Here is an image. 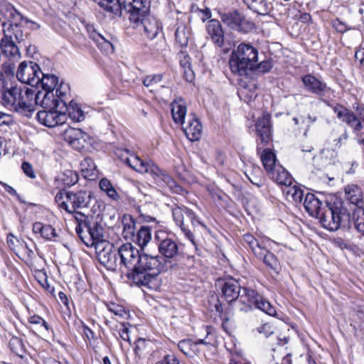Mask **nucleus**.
<instances>
[{"label":"nucleus","instance_id":"1","mask_svg":"<svg viewBox=\"0 0 364 364\" xmlns=\"http://www.w3.org/2000/svg\"><path fill=\"white\" fill-rule=\"evenodd\" d=\"M174 269L169 260L164 261L161 256L141 255L136 271L128 272L127 277L139 287H149L150 284L162 272Z\"/></svg>","mask_w":364,"mask_h":364},{"label":"nucleus","instance_id":"2","mask_svg":"<svg viewBox=\"0 0 364 364\" xmlns=\"http://www.w3.org/2000/svg\"><path fill=\"white\" fill-rule=\"evenodd\" d=\"M317 218L323 228L335 232L341 228L349 226L350 214L344 202L335 196L325 201V206Z\"/></svg>","mask_w":364,"mask_h":364},{"label":"nucleus","instance_id":"3","mask_svg":"<svg viewBox=\"0 0 364 364\" xmlns=\"http://www.w3.org/2000/svg\"><path fill=\"white\" fill-rule=\"evenodd\" d=\"M258 62V50L250 43H240L231 53L229 66L232 73L246 76L253 71Z\"/></svg>","mask_w":364,"mask_h":364},{"label":"nucleus","instance_id":"4","mask_svg":"<svg viewBox=\"0 0 364 364\" xmlns=\"http://www.w3.org/2000/svg\"><path fill=\"white\" fill-rule=\"evenodd\" d=\"M24 18L13 5L6 1H1V26L4 38L1 42H19L23 39V32L18 24Z\"/></svg>","mask_w":364,"mask_h":364},{"label":"nucleus","instance_id":"5","mask_svg":"<svg viewBox=\"0 0 364 364\" xmlns=\"http://www.w3.org/2000/svg\"><path fill=\"white\" fill-rule=\"evenodd\" d=\"M94 200L91 191L80 190L74 191H59L55 200L59 207L64 209L69 213H80L78 209L88 208Z\"/></svg>","mask_w":364,"mask_h":364},{"label":"nucleus","instance_id":"6","mask_svg":"<svg viewBox=\"0 0 364 364\" xmlns=\"http://www.w3.org/2000/svg\"><path fill=\"white\" fill-rule=\"evenodd\" d=\"M253 309H258L269 316L276 314L275 308L262 295L250 287H244L237 301L235 310L248 312Z\"/></svg>","mask_w":364,"mask_h":364},{"label":"nucleus","instance_id":"7","mask_svg":"<svg viewBox=\"0 0 364 364\" xmlns=\"http://www.w3.org/2000/svg\"><path fill=\"white\" fill-rule=\"evenodd\" d=\"M154 240L164 260H169L174 264V268H176L178 266V261L184 257L181 246L168 232L163 230L156 231Z\"/></svg>","mask_w":364,"mask_h":364},{"label":"nucleus","instance_id":"8","mask_svg":"<svg viewBox=\"0 0 364 364\" xmlns=\"http://www.w3.org/2000/svg\"><path fill=\"white\" fill-rule=\"evenodd\" d=\"M21 58L19 48L16 46V43L1 42V84L4 79L7 82L18 83L16 77V72H15V65Z\"/></svg>","mask_w":364,"mask_h":364},{"label":"nucleus","instance_id":"9","mask_svg":"<svg viewBox=\"0 0 364 364\" xmlns=\"http://www.w3.org/2000/svg\"><path fill=\"white\" fill-rule=\"evenodd\" d=\"M150 0H112L108 12L114 15H121L122 9L129 13V21H138V16H142L150 11Z\"/></svg>","mask_w":364,"mask_h":364},{"label":"nucleus","instance_id":"10","mask_svg":"<svg viewBox=\"0 0 364 364\" xmlns=\"http://www.w3.org/2000/svg\"><path fill=\"white\" fill-rule=\"evenodd\" d=\"M171 212L176 225L181 228L185 237L188 239L194 246H196L193 233L188 228V225L185 223L186 218V221L190 220L193 226H196L197 224L203 225L197 218L195 213L185 205H178L177 204L172 206Z\"/></svg>","mask_w":364,"mask_h":364},{"label":"nucleus","instance_id":"11","mask_svg":"<svg viewBox=\"0 0 364 364\" xmlns=\"http://www.w3.org/2000/svg\"><path fill=\"white\" fill-rule=\"evenodd\" d=\"M220 18L230 29L241 33H248L255 28V23L237 10L223 13Z\"/></svg>","mask_w":364,"mask_h":364},{"label":"nucleus","instance_id":"12","mask_svg":"<svg viewBox=\"0 0 364 364\" xmlns=\"http://www.w3.org/2000/svg\"><path fill=\"white\" fill-rule=\"evenodd\" d=\"M218 286L221 290L222 298L232 309H235L242 289L239 281L232 277L222 279L218 280Z\"/></svg>","mask_w":364,"mask_h":364},{"label":"nucleus","instance_id":"13","mask_svg":"<svg viewBox=\"0 0 364 364\" xmlns=\"http://www.w3.org/2000/svg\"><path fill=\"white\" fill-rule=\"evenodd\" d=\"M43 75L39 65L33 61L21 62L16 71V77L22 83L36 87L40 84V77Z\"/></svg>","mask_w":364,"mask_h":364},{"label":"nucleus","instance_id":"14","mask_svg":"<svg viewBox=\"0 0 364 364\" xmlns=\"http://www.w3.org/2000/svg\"><path fill=\"white\" fill-rule=\"evenodd\" d=\"M118 255L120 259L119 264L124 267L129 272L136 271V267L141 255L138 249L134 247L132 243L127 242L118 248Z\"/></svg>","mask_w":364,"mask_h":364},{"label":"nucleus","instance_id":"15","mask_svg":"<svg viewBox=\"0 0 364 364\" xmlns=\"http://www.w3.org/2000/svg\"><path fill=\"white\" fill-rule=\"evenodd\" d=\"M130 22L135 28L143 31L144 36L151 40L155 38L161 29L156 18L150 15L149 12L142 16H138V21Z\"/></svg>","mask_w":364,"mask_h":364},{"label":"nucleus","instance_id":"16","mask_svg":"<svg viewBox=\"0 0 364 364\" xmlns=\"http://www.w3.org/2000/svg\"><path fill=\"white\" fill-rule=\"evenodd\" d=\"M20 88L18 83L7 82L4 79L1 85V105L15 111L17 99L20 96Z\"/></svg>","mask_w":364,"mask_h":364},{"label":"nucleus","instance_id":"17","mask_svg":"<svg viewBox=\"0 0 364 364\" xmlns=\"http://www.w3.org/2000/svg\"><path fill=\"white\" fill-rule=\"evenodd\" d=\"M271 115L267 112H264L262 116L259 117L255 123V128L260 142L258 143L257 149L259 151L261 145H267L272 138Z\"/></svg>","mask_w":364,"mask_h":364},{"label":"nucleus","instance_id":"18","mask_svg":"<svg viewBox=\"0 0 364 364\" xmlns=\"http://www.w3.org/2000/svg\"><path fill=\"white\" fill-rule=\"evenodd\" d=\"M36 118L43 125L48 127H55L65 122L67 114L65 112H58L55 109H46L38 111Z\"/></svg>","mask_w":364,"mask_h":364},{"label":"nucleus","instance_id":"19","mask_svg":"<svg viewBox=\"0 0 364 364\" xmlns=\"http://www.w3.org/2000/svg\"><path fill=\"white\" fill-rule=\"evenodd\" d=\"M35 91L33 89L25 88L22 90L20 88V96L18 97L16 102V112L22 113L29 112L31 113L35 109Z\"/></svg>","mask_w":364,"mask_h":364},{"label":"nucleus","instance_id":"20","mask_svg":"<svg viewBox=\"0 0 364 364\" xmlns=\"http://www.w3.org/2000/svg\"><path fill=\"white\" fill-rule=\"evenodd\" d=\"M333 109L337 114V117L350 127L355 132L362 130L363 124L361 121L356 117L354 112L341 105H337Z\"/></svg>","mask_w":364,"mask_h":364},{"label":"nucleus","instance_id":"21","mask_svg":"<svg viewBox=\"0 0 364 364\" xmlns=\"http://www.w3.org/2000/svg\"><path fill=\"white\" fill-rule=\"evenodd\" d=\"M302 82L307 91L319 97H323L330 90L327 85L311 75H306L301 77Z\"/></svg>","mask_w":364,"mask_h":364},{"label":"nucleus","instance_id":"22","mask_svg":"<svg viewBox=\"0 0 364 364\" xmlns=\"http://www.w3.org/2000/svg\"><path fill=\"white\" fill-rule=\"evenodd\" d=\"M122 160L129 167L141 173L157 171V166L152 161H143L137 156L132 155L125 159L122 158Z\"/></svg>","mask_w":364,"mask_h":364},{"label":"nucleus","instance_id":"23","mask_svg":"<svg viewBox=\"0 0 364 364\" xmlns=\"http://www.w3.org/2000/svg\"><path fill=\"white\" fill-rule=\"evenodd\" d=\"M206 31L213 43L223 47L224 45V31L220 22L217 19H211L206 24Z\"/></svg>","mask_w":364,"mask_h":364},{"label":"nucleus","instance_id":"24","mask_svg":"<svg viewBox=\"0 0 364 364\" xmlns=\"http://www.w3.org/2000/svg\"><path fill=\"white\" fill-rule=\"evenodd\" d=\"M207 335L206 337L204 339H196L195 341H193L190 339H185L181 341L178 344V347L180 349L181 352H183L185 355L188 356H193V353H194L195 348L197 345L198 344H203L205 346L208 345H213V339L211 338V334L206 331Z\"/></svg>","mask_w":364,"mask_h":364},{"label":"nucleus","instance_id":"25","mask_svg":"<svg viewBox=\"0 0 364 364\" xmlns=\"http://www.w3.org/2000/svg\"><path fill=\"white\" fill-rule=\"evenodd\" d=\"M186 137L192 141H198L202 135L203 127L194 114L190 115L188 122L182 124Z\"/></svg>","mask_w":364,"mask_h":364},{"label":"nucleus","instance_id":"26","mask_svg":"<svg viewBox=\"0 0 364 364\" xmlns=\"http://www.w3.org/2000/svg\"><path fill=\"white\" fill-rule=\"evenodd\" d=\"M64 137L73 148L80 149L84 147L87 135L80 129L70 128L65 132Z\"/></svg>","mask_w":364,"mask_h":364},{"label":"nucleus","instance_id":"27","mask_svg":"<svg viewBox=\"0 0 364 364\" xmlns=\"http://www.w3.org/2000/svg\"><path fill=\"white\" fill-rule=\"evenodd\" d=\"M83 218L82 223L93 241L92 245H95V242L98 241H104L105 240H102V225L97 221L95 220L92 216L89 217L86 215V218Z\"/></svg>","mask_w":364,"mask_h":364},{"label":"nucleus","instance_id":"28","mask_svg":"<svg viewBox=\"0 0 364 364\" xmlns=\"http://www.w3.org/2000/svg\"><path fill=\"white\" fill-rule=\"evenodd\" d=\"M35 102L36 105H40L44 109H55L60 106L59 100L51 91H38L35 95Z\"/></svg>","mask_w":364,"mask_h":364},{"label":"nucleus","instance_id":"29","mask_svg":"<svg viewBox=\"0 0 364 364\" xmlns=\"http://www.w3.org/2000/svg\"><path fill=\"white\" fill-rule=\"evenodd\" d=\"M304 206L306 211L311 216L316 217L317 218L320 213L324 208L325 204H323L314 194L308 193L306 194L304 198Z\"/></svg>","mask_w":364,"mask_h":364},{"label":"nucleus","instance_id":"30","mask_svg":"<svg viewBox=\"0 0 364 364\" xmlns=\"http://www.w3.org/2000/svg\"><path fill=\"white\" fill-rule=\"evenodd\" d=\"M150 174L155 177L156 181L162 186H167L170 189L175 192H178L181 187L176 184L173 178L166 171L161 170L157 166V171L150 172Z\"/></svg>","mask_w":364,"mask_h":364},{"label":"nucleus","instance_id":"31","mask_svg":"<svg viewBox=\"0 0 364 364\" xmlns=\"http://www.w3.org/2000/svg\"><path fill=\"white\" fill-rule=\"evenodd\" d=\"M268 176L272 181L286 188L291 185L292 178L282 166H276Z\"/></svg>","mask_w":364,"mask_h":364},{"label":"nucleus","instance_id":"32","mask_svg":"<svg viewBox=\"0 0 364 364\" xmlns=\"http://www.w3.org/2000/svg\"><path fill=\"white\" fill-rule=\"evenodd\" d=\"M356 230L360 237H364V208L357 207L350 215L349 225Z\"/></svg>","mask_w":364,"mask_h":364},{"label":"nucleus","instance_id":"33","mask_svg":"<svg viewBox=\"0 0 364 364\" xmlns=\"http://www.w3.org/2000/svg\"><path fill=\"white\" fill-rule=\"evenodd\" d=\"M260 158L267 174L273 171L276 166H281L277 163L275 154L269 149H263Z\"/></svg>","mask_w":364,"mask_h":364},{"label":"nucleus","instance_id":"34","mask_svg":"<svg viewBox=\"0 0 364 364\" xmlns=\"http://www.w3.org/2000/svg\"><path fill=\"white\" fill-rule=\"evenodd\" d=\"M171 114L173 119L176 123L185 124V116L186 114V107L182 100L173 101L171 104Z\"/></svg>","mask_w":364,"mask_h":364},{"label":"nucleus","instance_id":"35","mask_svg":"<svg viewBox=\"0 0 364 364\" xmlns=\"http://www.w3.org/2000/svg\"><path fill=\"white\" fill-rule=\"evenodd\" d=\"M345 194L346 199L352 204L357 205L363 203V191L356 185H348L345 188Z\"/></svg>","mask_w":364,"mask_h":364},{"label":"nucleus","instance_id":"36","mask_svg":"<svg viewBox=\"0 0 364 364\" xmlns=\"http://www.w3.org/2000/svg\"><path fill=\"white\" fill-rule=\"evenodd\" d=\"M122 235L125 240H132L134 237L136 222L130 215H124L122 218Z\"/></svg>","mask_w":364,"mask_h":364},{"label":"nucleus","instance_id":"37","mask_svg":"<svg viewBox=\"0 0 364 364\" xmlns=\"http://www.w3.org/2000/svg\"><path fill=\"white\" fill-rule=\"evenodd\" d=\"M248 6L249 9L260 15H266L272 11V0H253Z\"/></svg>","mask_w":364,"mask_h":364},{"label":"nucleus","instance_id":"38","mask_svg":"<svg viewBox=\"0 0 364 364\" xmlns=\"http://www.w3.org/2000/svg\"><path fill=\"white\" fill-rule=\"evenodd\" d=\"M190 36V29L184 24L179 25L175 32L176 44L181 48H186L188 45Z\"/></svg>","mask_w":364,"mask_h":364},{"label":"nucleus","instance_id":"39","mask_svg":"<svg viewBox=\"0 0 364 364\" xmlns=\"http://www.w3.org/2000/svg\"><path fill=\"white\" fill-rule=\"evenodd\" d=\"M63 106L65 107V111L68 112L69 117L75 122H81L84 119V112L80 106L71 100L68 105L65 102H63Z\"/></svg>","mask_w":364,"mask_h":364},{"label":"nucleus","instance_id":"40","mask_svg":"<svg viewBox=\"0 0 364 364\" xmlns=\"http://www.w3.org/2000/svg\"><path fill=\"white\" fill-rule=\"evenodd\" d=\"M97 259L100 262L104 258H108L114 249V245L107 240L98 241L95 244Z\"/></svg>","mask_w":364,"mask_h":364},{"label":"nucleus","instance_id":"41","mask_svg":"<svg viewBox=\"0 0 364 364\" xmlns=\"http://www.w3.org/2000/svg\"><path fill=\"white\" fill-rule=\"evenodd\" d=\"M151 240V230L149 226H141L132 239L141 247L146 246Z\"/></svg>","mask_w":364,"mask_h":364},{"label":"nucleus","instance_id":"42","mask_svg":"<svg viewBox=\"0 0 364 364\" xmlns=\"http://www.w3.org/2000/svg\"><path fill=\"white\" fill-rule=\"evenodd\" d=\"M181 66L183 68V73L187 81L191 82L193 80V73L191 70V58L189 55L183 51L178 54Z\"/></svg>","mask_w":364,"mask_h":364},{"label":"nucleus","instance_id":"43","mask_svg":"<svg viewBox=\"0 0 364 364\" xmlns=\"http://www.w3.org/2000/svg\"><path fill=\"white\" fill-rule=\"evenodd\" d=\"M80 166L81 171L85 178L93 180L97 176V166L91 159H85Z\"/></svg>","mask_w":364,"mask_h":364},{"label":"nucleus","instance_id":"44","mask_svg":"<svg viewBox=\"0 0 364 364\" xmlns=\"http://www.w3.org/2000/svg\"><path fill=\"white\" fill-rule=\"evenodd\" d=\"M40 83L44 91L53 92L58 84V77L53 74H43L40 77Z\"/></svg>","mask_w":364,"mask_h":364},{"label":"nucleus","instance_id":"45","mask_svg":"<svg viewBox=\"0 0 364 364\" xmlns=\"http://www.w3.org/2000/svg\"><path fill=\"white\" fill-rule=\"evenodd\" d=\"M9 348L16 355L23 358L25 353L24 345L18 337H12L9 342Z\"/></svg>","mask_w":364,"mask_h":364},{"label":"nucleus","instance_id":"46","mask_svg":"<svg viewBox=\"0 0 364 364\" xmlns=\"http://www.w3.org/2000/svg\"><path fill=\"white\" fill-rule=\"evenodd\" d=\"M287 197L291 198L296 203H301L304 197V191L297 186H288L286 188Z\"/></svg>","mask_w":364,"mask_h":364},{"label":"nucleus","instance_id":"47","mask_svg":"<svg viewBox=\"0 0 364 364\" xmlns=\"http://www.w3.org/2000/svg\"><path fill=\"white\" fill-rule=\"evenodd\" d=\"M118 251L116 252V250L113 249L109 254V257L108 258L103 257L100 264L104 265L108 270L114 271L118 266Z\"/></svg>","mask_w":364,"mask_h":364},{"label":"nucleus","instance_id":"48","mask_svg":"<svg viewBox=\"0 0 364 364\" xmlns=\"http://www.w3.org/2000/svg\"><path fill=\"white\" fill-rule=\"evenodd\" d=\"M63 184L67 186H72L78 181V175L70 170L65 171L61 178Z\"/></svg>","mask_w":364,"mask_h":364},{"label":"nucleus","instance_id":"49","mask_svg":"<svg viewBox=\"0 0 364 364\" xmlns=\"http://www.w3.org/2000/svg\"><path fill=\"white\" fill-rule=\"evenodd\" d=\"M83 218H86V215L82 213H76V215H75V218L77 223L75 230H76L77 235L82 241H84L83 232H84V229H85L84 228V225L82 223L84 219Z\"/></svg>","mask_w":364,"mask_h":364},{"label":"nucleus","instance_id":"50","mask_svg":"<svg viewBox=\"0 0 364 364\" xmlns=\"http://www.w3.org/2000/svg\"><path fill=\"white\" fill-rule=\"evenodd\" d=\"M107 307L110 312L121 318H124L127 315V311L121 305L114 303H109L107 304Z\"/></svg>","mask_w":364,"mask_h":364},{"label":"nucleus","instance_id":"51","mask_svg":"<svg viewBox=\"0 0 364 364\" xmlns=\"http://www.w3.org/2000/svg\"><path fill=\"white\" fill-rule=\"evenodd\" d=\"M262 259L263 260L264 263L270 269L274 270L277 269L278 267V261L273 253L269 252Z\"/></svg>","mask_w":364,"mask_h":364},{"label":"nucleus","instance_id":"52","mask_svg":"<svg viewBox=\"0 0 364 364\" xmlns=\"http://www.w3.org/2000/svg\"><path fill=\"white\" fill-rule=\"evenodd\" d=\"M273 67V63L271 60H263L259 63H257V65L254 70L259 73H266L271 70Z\"/></svg>","mask_w":364,"mask_h":364},{"label":"nucleus","instance_id":"53","mask_svg":"<svg viewBox=\"0 0 364 364\" xmlns=\"http://www.w3.org/2000/svg\"><path fill=\"white\" fill-rule=\"evenodd\" d=\"M161 80L162 77L161 75H149L143 80V84L146 87H149L159 83Z\"/></svg>","mask_w":364,"mask_h":364},{"label":"nucleus","instance_id":"54","mask_svg":"<svg viewBox=\"0 0 364 364\" xmlns=\"http://www.w3.org/2000/svg\"><path fill=\"white\" fill-rule=\"evenodd\" d=\"M28 321L31 324L43 326L46 331H48L49 329L48 323L38 315H33L30 316L28 318Z\"/></svg>","mask_w":364,"mask_h":364},{"label":"nucleus","instance_id":"55","mask_svg":"<svg viewBox=\"0 0 364 364\" xmlns=\"http://www.w3.org/2000/svg\"><path fill=\"white\" fill-rule=\"evenodd\" d=\"M42 237L46 240H51L56 237V232L55 229L50 225H45L41 234Z\"/></svg>","mask_w":364,"mask_h":364},{"label":"nucleus","instance_id":"56","mask_svg":"<svg viewBox=\"0 0 364 364\" xmlns=\"http://www.w3.org/2000/svg\"><path fill=\"white\" fill-rule=\"evenodd\" d=\"M117 331L120 338L124 341L130 342L129 328L125 326L124 323H120L117 326Z\"/></svg>","mask_w":364,"mask_h":364},{"label":"nucleus","instance_id":"57","mask_svg":"<svg viewBox=\"0 0 364 364\" xmlns=\"http://www.w3.org/2000/svg\"><path fill=\"white\" fill-rule=\"evenodd\" d=\"M21 168L23 171V173L29 178H36V174H35V172L33 171V166L27 162V161H24L22 163V165H21Z\"/></svg>","mask_w":364,"mask_h":364},{"label":"nucleus","instance_id":"58","mask_svg":"<svg viewBox=\"0 0 364 364\" xmlns=\"http://www.w3.org/2000/svg\"><path fill=\"white\" fill-rule=\"evenodd\" d=\"M156 364H179L178 359L173 354L165 355L161 360Z\"/></svg>","mask_w":364,"mask_h":364},{"label":"nucleus","instance_id":"59","mask_svg":"<svg viewBox=\"0 0 364 364\" xmlns=\"http://www.w3.org/2000/svg\"><path fill=\"white\" fill-rule=\"evenodd\" d=\"M252 250L255 255L261 259L269 252L264 247H262L259 242L252 249Z\"/></svg>","mask_w":364,"mask_h":364},{"label":"nucleus","instance_id":"60","mask_svg":"<svg viewBox=\"0 0 364 364\" xmlns=\"http://www.w3.org/2000/svg\"><path fill=\"white\" fill-rule=\"evenodd\" d=\"M333 27L339 33H344L349 29L346 23L336 18L333 21Z\"/></svg>","mask_w":364,"mask_h":364},{"label":"nucleus","instance_id":"61","mask_svg":"<svg viewBox=\"0 0 364 364\" xmlns=\"http://www.w3.org/2000/svg\"><path fill=\"white\" fill-rule=\"evenodd\" d=\"M93 38L99 45H102L105 49L109 50V48H111V50H113L112 44L107 41L102 36L97 34V37H94Z\"/></svg>","mask_w":364,"mask_h":364},{"label":"nucleus","instance_id":"62","mask_svg":"<svg viewBox=\"0 0 364 364\" xmlns=\"http://www.w3.org/2000/svg\"><path fill=\"white\" fill-rule=\"evenodd\" d=\"M7 244L11 250H16L20 244L18 239L12 234L7 236Z\"/></svg>","mask_w":364,"mask_h":364},{"label":"nucleus","instance_id":"63","mask_svg":"<svg viewBox=\"0 0 364 364\" xmlns=\"http://www.w3.org/2000/svg\"><path fill=\"white\" fill-rule=\"evenodd\" d=\"M66 87L67 85L64 86L63 84H60L59 86L55 87V97L59 100V104L65 102L62 97L65 95Z\"/></svg>","mask_w":364,"mask_h":364},{"label":"nucleus","instance_id":"64","mask_svg":"<svg viewBox=\"0 0 364 364\" xmlns=\"http://www.w3.org/2000/svg\"><path fill=\"white\" fill-rule=\"evenodd\" d=\"M243 240L251 250L258 243L257 240L251 234L244 235Z\"/></svg>","mask_w":364,"mask_h":364}]
</instances>
